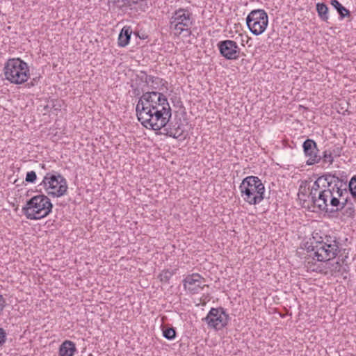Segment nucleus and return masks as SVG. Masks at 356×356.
<instances>
[{
	"label": "nucleus",
	"instance_id": "obj_26",
	"mask_svg": "<svg viewBox=\"0 0 356 356\" xmlns=\"http://www.w3.org/2000/svg\"><path fill=\"white\" fill-rule=\"evenodd\" d=\"M334 156L332 153L330 152L328 149H325L323 152V155L321 156V160H323V163H328L330 165H332L334 162Z\"/></svg>",
	"mask_w": 356,
	"mask_h": 356
},
{
	"label": "nucleus",
	"instance_id": "obj_29",
	"mask_svg": "<svg viewBox=\"0 0 356 356\" xmlns=\"http://www.w3.org/2000/svg\"><path fill=\"white\" fill-rule=\"evenodd\" d=\"M172 273L169 271V270H163L160 275H159V278H160V280L162 282H168L169 281V280L170 279V277H172Z\"/></svg>",
	"mask_w": 356,
	"mask_h": 356
},
{
	"label": "nucleus",
	"instance_id": "obj_5",
	"mask_svg": "<svg viewBox=\"0 0 356 356\" xmlns=\"http://www.w3.org/2000/svg\"><path fill=\"white\" fill-rule=\"evenodd\" d=\"M40 186H42L47 195L52 197L64 196L68 189L66 179L54 170L46 173Z\"/></svg>",
	"mask_w": 356,
	"mask_h": 356
},
{
	"label": "nucleus",
	"instance_id": "obj_13",
	"mask_svg": "<svg viewBox=\"0 0 356 356\" xmlns=\"http://www.w3.org/2000/svg\"><path fill=\"white\" fill-rule=\"evenodd\" d=\"M204 283V279L197 273L187 275L183 280L184 289L192 294L198 293L203 289Z\"/></svg>",
	"mask_w": 356,
	"mask_h": 356
},
{
	"label": "nucleus",
	"instance_id": "obj_4",
	"mask_svg": "<svg viewBox=\"0 0 356 356\" xmlns=\"http://www.w3.org/2000/svg\"><path fill=\"white\" fill-rule=\"evenodd\" d=\"M3 72L6 79L16 85L26 82L30 76L27 63L19 58L8 59L4 65Z\"/></svg>",
	"mask_w": 356,
	"mask_h": 356
},
{
	"label": "nucleus",
	"instance_id": "obj_8",
	"mask_svg": "<svg viewBox=\"0 0 356 356\" xmlns=\"http://www.w3.org/2000/svg\"><path fill=\"white\" fill-rule=\"evenodd\" d=\"M230 318L222 307L211 308L207 316L202 318L208 327L216 330H220L225 327Z\"/></svg>",
	"mask_w": 356,
	"mask_h": 356
},
{
	"label": "nucleus",
	"instance_id": "obj_28",
	"mask_svg": "<svg viewBox=\"0 0 356 356\" xmlns=\"http://www.w3.org/2000/svg\"><path fill=\"white\" fill-rule=\"evenodd\" d=\"M337 11L339 15L340 19H343L345 17H348L350 16V10L345 8L343 5L340 6L339 8L337 10Z\"/></svg>",
	"mask_w": 356,
	"mask_h": 356
},
{
	"label": "nucleus",
	"instance_id": "obj_1",
	"mask_svg": "<svg viewBox=\"0 0 356 356\" xmlns=\"http://www.w3.org/2000/svg\"><path fill=\"white\" fill-rule=\"evenodd\" d=\"M138 120L147 129L160 131L163 129L165 134L177 138L172 129L166 128L171 117L172 110L168 99L161 92L152 91L144 92L139 98L136 107Z\"/></svg>",
	"mask_w": 356,
	"mask_h": 356
},
{
	"label": "nucleus",
	"instance_id": "obj_19",
	"mask_svg": "<svg viewBox=\"0 0 356 356\" xmlns=\"http://www.w3.org/2000/svg\"><path fill=\"white\" fill-rule=\"evenodd\" d=\"M131 33L132 30L130 26H124L118 35V46L122 47H126L130 41Z\"/></svg>",
	"mask_w": 356,
	"mask_h": 356
},
{
	"label": "nucleus",
	"instance_id": "obj_18",
	"mask_svg": "<svg viewBox=\"0 0 356 356\" xmlns=\"http://www.w3.org/2000/svg\"><path fill=\"white\" fill-rule=\"evenodd\" d=\"M76 351L75 343L69 340H66L60 346L59 356H73Z\"/></svg>",
	"mask_w": 356,
	"mask_h": 356
},
{
	"label": "nucleus",
	"instance_id": "obj_9",
	"mask_svg": "<svg viewBox=\"0 0 356 356\" xmlns=\"http://www.w3.org/2000/svg\"><path fill=\"white\" fill-rule=\"evenodd\" d=\"M325 183L323 188L325 191H330L332 193V197H341L342 193H347V180L339 178L335 175L330 173L325 174Z\"/></svg>",
	"mask_w": 356,
	"mask_h": 356
},
{
	"label": "nucleus",
	"instance_id": "obj_25",
	"mask_svg": "<svg viewBox=\"0 0 356 356\" xmlns=\"http://www.w3.org/2000/svg\"><path fill=\"white\" fill-rule=\"evenodd\" d=\"M312 271L320 273L321 274L327 275L330 273V271H327V266L326 265V262L322 264L321 265L315 266L314 265V268H312V266H309Z\"/></svg>",
	"mask_w": 356,
	"mask_h": 356
},
{
	"label": "nucleus",
	"instance_id": "obj_33",
	"mask_svg": "<svg viewBox=\"0 0 356 356\" xmlns=\"http://www.w3.org/2000/svg\"><path fill=\"white\" fill-rule=\"evenodd\" d=\"M6 305V300L3 298L2 295H0V315L1 314Z\"/></svg>",
	"mask_w": 356,
	"mask_h": 356
},
{
	"label": "nucleus",
	"instance_id": "obj_31",
	"mask_svg": "<svg viewBox=\"0 0 356 356\" xmlns=\"http://www.w3.org/2000/svg\"><path fill=\"white\" fill-rule=\"evenodd\" d=\"M328 149L332 153L334 157H338L340 156L341 155L342 147L339 146H333L332 147H330Z\"/></svg>",
	"mask_w": 356,
	"mask_h": 356
},
{
	"label": "nucleus",
	"instance_id": "obj_21",
	"mask_svg": "<svg viewBox=\"0 0 356 356\" xmlns=\"http://www.w3.org/2000/svg\"><path fill=\"white\" fill-rule=\"evenodd\" d=\"M316 11L320 19L325 22H327L329 16V8L325 3H317L316 5Z\"/></svg>",
	"mask_w": 356,
	"mask_h": 356
},
{
	"label": "nucleus",
	"instance_id": "obj_36",
	"mask_svg": "<svg viewBox=\"0 0 356 356\" xmlns=\"http://www.w3.org/2000/svg\"><path fill=\"white\" fill-rule=\"evenodd\" d=\"M333 241H334V240H332V238L330 236L329 238H327L326 239V241H325V242H327L328 243H333Z\"/></svg>",
	"mask_w": 356,
	"mask_h": 356
},
{
	"label": "nucleus",
	"instance_id": "obj_3",
	"mask_svg": "<svg viewBox=\"0 0 356 356\" xmlns=\"http://www.w3.org/2000/svg\"><path fill=\"white\" fill-rule=\"evenodd\" d=\"M53 204L45 195H35L26 202L22 211L29 220H39L47 216L52 211Z\"/></svg>",
	"mask_w": 356,
	"mask_h": 356
},
{
	"label": "nucleus",
	"instance_id": "obj_17",
	"mask_svg": "<svg viewBox=\"0 0 356 356\" xmlns=\"http://www.w3.org/2000/svg\"><path fill=\"white\" fill-rule=\"evenodd\" d=\"M347 193H342L341 197H332L330 201V207H332L330 210V213L336 212L342 210L348 204V197H344Z\"/></svg>",
	"mask_w": 356,
	"mask_h": 356
},
{
	"label": "nucleus",
	"instance_id": "obj_37",
	"mask_svg": "<svg viewBox=\"0 0 356 356\" xmlns=\"http://www.w3.org/2000/svg\"><path fill=\"white\" fill-rule=\"evenodd\" d=\"M38 80H39V77L36 76L32 79V81L35 82V84H36L38 83Z\"/></svg>",
	"mask_w": 356,
	"mask_h": 356
},
{
	"label": "nucleus",
	"instance_id": "obj_35",
	"mask_svg": "<svg viewBox=\"0 0 356 356\" xmlns=\"http://www.w3.org/2000/svg\"><path fill=\"white\" fill-rule=\"evenodd\" d=\"M35 85V82L32 81V80L26 84V86H27V87H28V88L33 87V86H34Z\"/></svg>",
	"mask_w": 356,
	"mask_h": 356
},
{
	"label": "nucleus",
	"instance_id": "obj_20",
	"mask_svg": "<svg viewBox=\"0 0 356 356\" xmlns=\"http://www.w3.org/2000/svg\"><path fill=\"white\" fill-rule=\"evenodd\" d=\"M140 74H143L141 77V79L146 83H151V87L154 89H157L159 85L161 84L163 86L165 83L162 79L151 75H147L145 71H140Z\"/></svg>",
	"mask_w": 356,
	"mask_h": 356
},
{
	"label": "nucleus",
	"instance_id": "obj_16",
	"mask_svg": "<svg viewBox=\"0 0 356 356\" xmlns=\"http://www.w3.org/2000/svg\"><path fill=\"white\" fill-rule=\"evenodd\" d=\"M327 242L324 241H314L311 242L310 245H306V248L308 252H311L313 255V259H316L318 261H320V254L323 253L324 248H325V245ZM312 256V254H310Z\"/></svg>",
	"mask_w": 356,
	"mask_h": 356
},
{
	"label": "nucleus",
	"instance_id": "obj_32",
	"mask_svg": "<svg viewBox=\"0 0 356 356\" xmlns=\"http://www.w3.org/2000/svg\"><path fill=\"white\" fill-rule=\"evenodd\" d=\"M6 338H7V333L5 331V330L2 327H0V347L2 346L6 341Z\"/></svg>",
	"mask_w": 356,
	"mask_h": 356
},
{
	"label": "nucleus",
	"instance_id": "obj_6",
	"mask_svg": "<svg viewBox=\"0 0 356 356\" xmlns=\"http://www.w3.org/2000/svg\"><path fill=\"white\" fill-rule=\"evenodd\" d=\"M192 14L188 10L179 8L175 10L170 18V27L178 31L179 34L186 31L191 33L190 27L193 25Z\"/></svg>",
	"mask_w": 356,
	"mask_h": 356
},
{
	"label": "nucleus",
	"instance_id": "obj_10",
	"mask_svg": "<svg viewBox=\"0 0 356 356\" xmlns=\"http://www.w3.org/2000/svg\"><path fill=\"white\" fill-rule=\"evenodd\" d=\"M220 54L227 60H236L239 58L240 48L237 43L231 40L220 41L217 44Z\"/></svg>",
	"mask_w": 356,
	"mask_h": 356
},
{
	"label": "nucleus",
	"instance_id": "obj_22",
	"mask_svg": "<svg viewBox=\"0 0 356 356\" xmlns=\"http://www.w3.org/2000/svg\"><path fill=\"white\" fill-rule=\"evenodd\" d=\"M325 183V175L319 177L313 184V186H312L309 195V197H310L312 195H315L316 193L319 192L320 191L325 187L324 184Z\"/></svg>",
	"mask_w": 356,
	"mask_h": 356
},
{
	"label": "nucleus",
	"instance_id": "obj_2",
	"mask_svg": "<svg viewBox=\"0 0 356 356\" xmlns=\"http://www.w3.org/2000/svg\"><path fill=\"white\" fill-rule=\"evenodd\" d=\"M239 189L243 200L250 205L258 204L264 199L265 187L258 177H246L241 183Z\"/></svg>",
	"mask_w": 356,
	"mask_h": 356
},
{
	"label": "nucleus",
	"instance_id": "obj_24",
	"mask_svg": "<svg viewBox=\"0 0 356 356\" xmlns=\"http://www.w3.org/2000/svg\"><path fill=\"white\" fill-rule=\"evenodd\" d=\"M163 336L168 340H172L176 337V330L173 327L163 326L162 328Z\"/></svg>",
	"mask_w": 356,
	"mask_h": 356
},
{
	"label": "nucleus",
	"instance_id": "obj_39",
	"mask_svg": "<svg viewBox=\"0 0 356 356\" xmlns=\"http://www.w3.org/2000/svg\"><path fill=\"white\" fill-rule=\"evenodd\" d=\"M348 210H350V212H354V210H353V208H348Z\"/></svg>",
	"mask_w": 356,
	"mask_h": 356
},
{
	"label": "nucleus",
	"instance_id": "obj_34",
	"mask_svg": "<svg viewBox=\"0 0 356 356\" xmlns=\"http://www.w3.org/2000/svg\"><path fill=\"white\" fill-rule=\"evenodd\" d=\"M331 5L336 9V10L342 6V4L337 0H331Z\"/></svg>",
	"mask_w": 356,
	"mask_h": 356
},
{
	"label": "nucleus",
	"instance_id": "obj_7",
	"mask_svg": "<svg viewBox=\"0 0 356 356\" xmlns=\"http://www.w3.org/2000/svg\"><path fill=\"white\" fill-rule=\"evenodd\" d=\"M268 23V17L264 10H252L246 18L247 26L254 35H261L266 30Z\"/></svg>",
	"mask_w": 356,
	"mask_h": 356
},
{
	"label": "nucleus",
	"instance_id": "obj_15",
	"mask_svg": "<svg viewBox=\"0 0 356 356\" xmlns=\"http://www.w3.org/2000/svg\"><path fill=\"white\" fill-rule=\"evenodd\" d=\"M117 2L122 3L119 5L120 8L129 7L136 11L145 12L149 8L147 0H118Z\"/></svg>",
	"mask_w": 356,
	"mask_h": 356
},
{
	"label": "nucleus",
	"instance_id": "obj_27",
	"mask_svg": "<svg viewBox=\"0 0 356 356\" xmlns=\"http://www.w3.org/2000/svg\"><path fill=\"white\" fill-rule=\"evenodd\" d=\"M348 188L352 197L356 199V176H353L351 178L348 185H347V189Z\"/></svg>",
	"mask_w": 356,
	"mask_h": 356
},
{
	"label": "nucleus",
	"instance_id": "obj_23",
	"mask_svg": "<svg viewBox=\"0 0 356 356\" xmlns=\"http://www.w3.org/2000/svg\"><path fill=\"white\" fill-rule=\"evenodd\" d=\"M326 265L327 266V271H330L329 273L330 275H335L337 273H340L342 268L339 261L332 263L328 261L326 262Z\"/></svg>",
	"mask_w": 356,
	"mask_h": 356
},
{
	"label": "nucleus",
	"instance_id": "obj_12",
	"mask_svg": "<svg viewBox=\"0 0 356 356\" xmlns=\"http://www.w3.org/2000/svg\"><path fill=\"white\" fill-rule=\"evenodd\" d=\"M332 197V193H330V191H325V188H322L321 191L312 195L309 198L314 205L317 207L319 210L330 212V209L328 208L330 201Z\"/></svg>",
	"mask_w": 356,
	"mask_h": 356
},
{
	"label": "nucleus",
	"instance_id": "obj_14",
	"mask_svg": "<svg viewBox=\"0 0 356 356\" xmlns=\"http://www.w3.org/2000/svg\"><path fill=\"white\" fill-rule=\"evenodd\" d=\"M339 243L336 239H334L333 243H327L323 253L319 254L321 257L320 261L327 262L335 258L339 252Z\"/></svg>",
	"mask_w": 356,
	"mask_h": 356
},
{
	"label": "nucleus",
	"instance_id": "obj_30",
	"mask_svg": "<svg viewBox=\"0 0 356 356\" xmlns=\"http://www.w3.org/2000/svg\"><path fill=\"white\" fill-rule=\"evenodd\" d=\"M37 179V175L35 171H30L26 173L25 180L28 183H34Z\"/></svg>",
	"mask_w": 356,
	"mask_h": 356
},
{
	"label": "nucleus",
	"instance_id": "obj_11",
	"mask_svg": "<svg viewBox=\"0 0 356 356\" xmlns=\"http://www.w3.org/2000/svg\"><path fill=\"white\" fill-rule=\"evenodd\" d=\"M302 149L305 156L308 157V160L306 161L307 165H312L320 163L321 156L318 154L319 149L314 140L310 138L306 139L303 142Z\"/></svg>",
	"mask_w": 356,
	"mask_h": 356
},
{
	"label": "nucleus",
	"instance_id": "obj_38",
	"mask_svg": "<svg viewBox=\"0 0 356 356\" xmlns=\"http://www.w3.org/2000/svg\"><path fill=\"white\" fill-rule=\"evenodd\" d=\"M42 168L45 169V165L44 164H40Z\"/></svg>",
	"mask_w": 356,
	"mask_h": 356
}]
</instances>
